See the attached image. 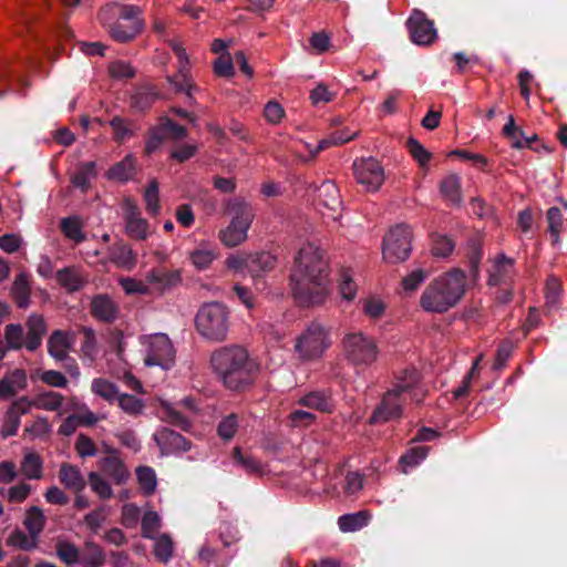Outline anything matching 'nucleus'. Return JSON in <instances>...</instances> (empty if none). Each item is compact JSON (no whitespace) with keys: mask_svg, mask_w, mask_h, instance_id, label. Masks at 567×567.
<instances>
[{"mask_svg":"<svg viewBox=\"0 0 567 567\" xmlns=\"http://www.w3.org/2000/svg\"><path fill=\"white\" fill-rule=\"evenodd\" d=\"M329 266L326 252L313 244L302 246L290 276L293 298L302 307L323 303L328 296Z\"/></svg>","mask_w":567,"mask_h":567,"instance_id":"obj_1","label":"nucleus"},{"mask_svg":"<svg viewBox=\"0 0 567 567\" xmlns=\"http://www.w3.org/2000/svg\"><path fill=\"white\" fill-rule=\"evenodd\" d=\"M210 364L223 385L234 392L250 389L259 372V364L240 346H225L215 350Z\"/></svg>","mask_w":567,"mask_h":567,"instance_id":"obj_2","label":"nucleus"},{"mask_svg":"<svg viewBox=\"0 0 567 567\" xmlns=\"http://www.w3.org/2000/svg\"><path fill=\"white\" fill-rule=\"evenodd\" d=\"M466 291V274L453 268L433 279L420 297L421 308L429 313H445L454 308Z\"/></svg>","mask_w":567,"mask_h":567,"instance_id":"obj_3","label":"nucleus"},{"mask_svg":"<svg viewBox=\"0 0 567 567\" xmlns=\"http://www.w3.org/2000/svg\"><path fill=\"white\" fill-rule=\"evenodd\" d=\"M195 324L198 333L205 339L224 341L229 329V311L221 302H206L197 311Z\"/></svg>","mask_w":567,"mask_h":567,"instance_id":"obj_4","label":"nucleus"},{"mask_svg":"<svg viewBox=\"0 0 567 567\" xmlns=\"http://www.w3.org/2000/svg\"><path fill=\"white\" fill-rule=\"evenodd\" d=\"M405 373L406 378L383 395L380 404L375 408L370 417V424L385 423L401 417V395L403 392H406L417 381L416 371L413 370L411 372Z\"/></svg>","mask_w":567,"mask_h":567,"instance_id":"obj_5","label":"nucleus"},{"mask_svg":"<svg viewBox=\"0 0 567 567\" xmlns=\"http://www.w3.org/2000/svg\"><path fill=\"white\" fill-rule=\"evenodd\" d=\"M346 359L357 369H365L377 361L379 347L375 340L363 332H351L343 338Z\"/></svg>","mask_w":567,"mask_h":567,"instance_id":"obj_6","label":"nucleus"},{"mask_svg":"<svg viewBox=\"0 0 567 567\" xmlns=\"http://www.w3.org/2000/svg\"><path fill=\"white\" fill-rule=\"evenodd\" d=\"M330 344L329 331L321 323L313 321L297 338L295 350L301 360L310 361L321 358Z\"/></svg>","mask_w":567,"mask_h":567,"instance_id":"obj_7","label":"nucleus"},{"mask_svg":"<svg viewBox=\"0 0 567 567\" xmlns=\"http://www.w3.org/2000/svg\"><path fill=\"white\" fill-rule=\"evenodd\" d=\"M412 250V230L405 224H399L390 229L383 238V258L396 264L409 258Z\"/></svg>","mask_w":567,"mask_h":567,"instance_id":"obj_8","label":"nucleus"},{"mask_svg":"<svg viewBox=\"0 0 567 567\" xmlns=\"http://www.w3.org/2000/svg\"><path fill=\"white\" fill-rule=\"evenodd\" d=\"M141 9L136 6L124 4L120 7L118 19L109 25V33L117 42L132 41L143 29L140 18Z\"/></svg>","mask_w":567,"mask_h":567,"instance_id":"obj_9","label":"nucleus"},{"mask_svg":"<svg viewBox=\"0 0 567 567\" xmlns=\"http://www.w3.org/2000/svg\"><path fill=\"white\" fill-rule=\"evenodd\" d=\"M175 360V350L168 337L164 333L152 336L148 341L144 363L147 367L158 365L168 370Z\"/></svg>","mask_w":567,"mask_h":567,"instance_id":"obj_10","label":"nucleus"},{"mask_svg":"<svg viewBox=\"0 0 567 567\" xmlns=\"http://www.w3.org/2000/svg\"><path fill=\"white\" fill-rule=\"evenodd\" d=\"M405 25L409 30L411 41L416 45H431L437 38L434 22L419 9L413 10Z\"/></svg>","mask_w":567,"mask_h":567,"instance_id":"obj_11","label":"nucleus"},{"mask_svg":"<svg viewBox=\"0 0 567 567\" xmlns=\"http://www.w3.org/2000/svg\"><path fill=\"white\" fill-rule=\"evenodd\" d=\"M357 182L368 192H377L384 181L382 165L375 158H362L353 163Z\"/></svg>","mask_w":567,"mask_h":567,"instance_id":"obj_12","label":"nucleus"},{"mask_svg":"<svg viewBox=\"0 0 567 567\" xmlns=\"http://www.w3.org/2000/svg\"><path fill=\"white\" fill-rule=\"evenodd\" d=\"M110 455L99 461V468L115 485H123L130 477V472L124 462L117 456L116 450H111Z\"/></svg>","mask_w":567,"mask_h":567,"instance_id":"obj_13","label":"nucleus"},{"mask_svg":"<svg viewBox=\"0 0 567 567\" xmlns=\"http://www.w3.org/2000/svg\"><path fill=\"white\" fill-rule=\"evenodd\" d=\"M90 312L101 322L113 323L118 318L120 307L109 295L99 293L91 300Z\"/></svg>","mask_w":567,"mask_h":567,"instance_id":"obj_14","label":"nucleus"},{"mask_svg":"<svg viewBox=\"0 0 567 567\" xmlns=\"http://www.w3.org/2000/svg\"><path fill=\"white\" fill-rule=\"evenodd\" d=\"M154 440L162 451L167 453L187 452L192 446L190 441L168 427L157 431L154 434Z\"/></svg>","mask_w":567,"mask_h":567,"instance_id":"obj_15","label":"nucleus"},{"mask_svg":"<svg viewBox=\"0 0 567 567\" xmlns=\"http://www.w3.org/2000/svg\"><path fill=\"white\" fill-rule=\"evenodd\" d=\"M146 281L154 285L155 290L163 295L177 287L182 282V276L179 270L154 268L147 272Z\"/></svg>","mask_w":567,"mask_h":567,"instance_id":"obj_16","label":"nucleus"},{"mask_svg":"<svg viewBox=\"0 0 567 567\" xmlns=\"http://www.w3.org/2000/svg\"><path fill=\"white\" fill-rule=\"evenodd\" d=\"M226 212L231 216V223L247 229H249L255 217V210L251 204L243 198L229 199L226 204Z\"/></svg>","mask_w":567,"mask_h":567,"instance_id":"obj_17","label":"nucleus"},{"mask_svg":"<svg viewBox=\"0 0 567 567\" xmlns=\"http://www.w3.org/2000/svg\"><path fill=\"white\" fill-rule=\"evenodd\" d=\"M28 332L24 340L25 348L33 352L42 344V338L47 333V323L43 316L32 313L25 322Z\"/></svg>","mask_w":567,"mask_h":567,"instance_id":"obj_18","label":"nucleus"},{"mask_svg":"<svg viewBox=\"0 0 567 567\" xmlns=\"http://www.w3.org/2000/svg\"><path fill=\"white\" fill-rule=\"evenodd\" d=\"M483 238L476 234L471 236L466 241V261L468 265L470 276L473 281L480 278V265L483 259Z\"/></svg>","mask_w":567,"mask_h":567,"instance_id":"obj_19","label":"nucleus"},{"mask_svg":"<svg viewBox=\"0 0 567 567\" xmlns=\"http://www.w3.org/2000/svg\"><path fill=\"white\" fill-rule=\"evenodd\" d=\"M107 251L110 261L116 267L131 270L136 266V255L124 241L120 240L114 243L109 247Z\"/></svg>","mask_w":567,"mask_h":567,"instance_id":"obj_20","label":"nucleus"},{"mask_svg":"<svg viewBox=\"0 0 567 567\" xmlns=\"http://www.w3.org/2000/svg\"><path fill=\"white\" fill-rule=\"evenodd\" d=\"M515 260L504 252L498 254L488 274L487 285L495 287L511 278Z\"/></svg>","mask_w":567,"mask_h":567,"instance_id":"obj_21","label":"nucleus"},{"mask_svg":"<svg viewBox=\"0 0 567 567\" xmlns=\"http://www.w3.org/2000/svg\"><path fill=\"white\" fill-rule=\"evenodd\" d=\"M158 99V92L152 85L138 86L131 95V107L137 112H144L152 107Z\"/></svg>","mask_w":567,"mask_h":567,"instance_id":"obj_22","label":"nucleus"},{"mask_svg":"<svg viewBox=\"0 0 567 567\" xmlns=\"http://www.w3.org/2000/svg\"><path fill=\"white\" fill-rule=\"evenodd\" d=\"M59 477L68 488L79 494L85 487V481L80 470L71 464L63 463L60 467Z\"/></svg>","mask_w":567,"mask_h":567,"instance_id":"obj_23","label":"nucleus"},{"mask_svg":"<svg viewBox=\"0 0 567 567\" xmlns=\"http://www.w3.org/2000/svg\"><path fill=\"white\" fill-rule=\"evenodd\" d=\"M298 403L323 413H331L334 406L331 395L323 391L309 392Z\"/></svg>","mask_w":567,"mask_h":567,"instance_id":"obj_24","label":"nucleus"},{"mask_svg":"<svg viewBox=\"0 0 567 567\" xmlns=\"http://www.w3.org/2000/svg\"><path fill=\"white\" fill-rule=\"evenodd\" d=\"M56 281L69 292H75L83 288L86 280L74 267H65L56 271Z\"/></svg>","mask_w":567,"mask_h":567,"instance_id":"obj_25","label":"nucleus"},{"mask_svg":"<svg viewBox=\"0 0 567 567\" xmlns=\"http://www.w3.org/2000/svg\"><path fill=\"white\" fill-rule=\"evenodd\" d=\"M80 564L85 567H102L105 564L103 548L92 540H86L80 555Z\"/></svg>","mask_w":567,"mask_h":567,"instance_id":"obj_26","label":"nucleus"},{"mask_svg":"<svg viewBox=\"0 0 567 567\" xmlns=\"http://www.w3.org/2000/svg\"><path fill=\"white\" fill-rule=\"evenodd\" d=\"M135 174V158L132 155H126L122 161L114 164L107 171V178L118 182H127L133 178Z\"/></svg>","mask_w":567,"mask_h":567,"instance_id":"obj_27","label":"nucleus"},{"mask_svg":"<svg viewBox=\"0 0 567 567\" xmlns=\"http://www.w3.org/2000/svg\"><path fill=\"white\" fill-rule=\"evenodd\" d=\"M60 228L63 235L75 244H81L86 239V235L83 233V224L79 216L62 218Z\"/></svg>","mask_w":567,"mask_h":567,"instance_id":"obj_28","label":"nucleus"},{"mask_svg":"<svg viewBox=\"0 0 567 567\" xmlns=\"http://www.w3.org/2000/svg\"><path fill=\"white\" fill-rule=\"evenodd\" d=\"M96 176V163L93 161L81 163L76 172L71 177L74 187L80 188L83 193L90 187V179Z\"/></svg>","mask_w":567,"mask_h":567,"instance_id":"obj_29","label":"nucleus"},{"mask_svg":"<svg viewBox=\"0 0 567 567\" xmlns=\"http://www.w3.org/2000/svg\"><path fill=\"white\" fill-rule=\"evenodd\" d=\"M11 295L18 308L25 309L30 303V286L25 274H19L11 288Z\"/></svg>","mask_w":567,"mask_h":567,"instance_id":"obj_30","label":"nucleus"},{"mask_svg":"<svg viewBox=\"0 0 567 567\" xmlns=\"http://www.w3.org/2000/svg\"><path fill=\"white\" fill-rule=\"evenodd\" d=\"M442 196L454 206H460L462 203L461 182L457 175H449L440 186Z\"/></svg>","mask_w":567,"mask_h":567,"instance_id":"obj_31","label":"nucleus"},{"mask_svg":"<svg viewBox=\"0 0 567 567\" xmlns=\"http://www.w3.org/2000/svg\"><path fill=\"white\" fill-rule=\"evenodd\" d=\"M69 347L68 336L61 330L53 331L48 340V352L58 361L68 358L66 349Z\"/></svg>","mask_w":567,"mask_h":567,"instance_id":"obj_32","label":"nucleus"},{"mask_svg":"<svg viewBox=\"0 0 567 567\" xmlns=\"http://www.w3.org/2000/svg\"><path fill=\"white\" fill-rule=\"evenodd\" d=\"M369 519L370 514L367 511H360L340 516L338 519V525L340 530L343 533L355 532L367 526Z\"/></svg>","mask_w":567,"mask_h":567,"instance_id":"obj_33","label":"nucleus"},{"mask_svg":"<svg viewBox=\"0 0 567 567\" xmlns=\"http://www.w3.org/2000/svg\"><path fill=\"white\" fill-rule=\"evenodd\" d=\"M319 199L324 207L336 212L340 205V194L337 185L330 181L323 182L319 189Z\"/></svg>","mask_w":567,"mask_h":567,"instance_id":"obj_34","label":"nucleus"},{"mask_svg":"<svg viewBox=\"0 0 567 567\" xmlns=\"http://www.w3.org/2000/svg\"><path fill=\"white\" fill-rule=\"evenodd\" d=\"M64 396L54 391L39 392L33 398V405L45 411H58L63 404Z\"/></svg>","mask_w":567,"mask_h":567,"instance_id":"obj_35","label":"nucleus"},{"mask_svg":"<svg viewBox=\"0 0 567 567\" xmlns=\"http://www.w3.org/2000/svg\"><path fill=\"white\" fill-rule=\"evenodd\" d=\"M276 257L270 252L261 251L248 255V271L255 276L258 271H267L275 267Z\"/></svg>","mask_w":567,"mask_h":567,"instance_id":"obj_36","label":"nucleus"},{"mask_svg":"<svg viewBox=\"0 0 567 567\" xmlns=\"http://www.w3.org/2000/svg\"><path fill=\"white\" fill-rule=\"evenodd\" d=\"M42 458L34 452L24 455L21 462V472L29 480H39L42 476Z\"/></svg>","mask_w":567,"mask_h":567,"instance_id":"obj_37","label":"nucleus"},{"mask_svg":"<svg viewBox=\"0 0 567 567\" xmlns=\"http://www.w3.org/2000/svg\"><path fill=\"white\" fill-rule=\"evenodd\" d=\"M247 228L230 221L228 227L220 231L219 238L227 247H235L247 238Z\"/></svg>","mask_w":567,"mask_h":567,"instance_id":"obj_38","label":"nucleus"},{"mask_svg":"<svg viewBox=\"0 0 567 567\" xmlns=\"http://www.w3.org/2000/svg\"><path fill=\"white\" fill-rule=\"evenodd\" d=\"M91 389L92 392L109 402L117 401L121 394L116 384L102 378L94 379Z\"/></svg>","mask_w":567,"mask_h":567,"instance_id":"obj_39","label":"nucleus"},{"mask_svg":"<svg viewBox=\"0 0 567 567\" xmlns=\"http://www.w3.org/2000/svg\"><path fill=\"white\" fill-rule=\"evenodd\" d=\"M238 427L239 415L236 413H230L219 421L217 425V434L223 441L229 442L235 437Z\"/></svg>","mask_w":567,"mask_h":567,"instance_id":"obj_40","label":"nucleus"},{"mask_svg":"<svg viewBox=\"0 0 567 567\" xmlns=\"http://www.w3.org/2000/svg\"><path fill=\"white\" fill-rule=\"evenodd\" d=\"M136 476L143 494L146 496L154 494L157 485L155 471L150 466H138Z\"/></svg>","mask_w":567,"mask_h":567,"instance_id":"obj_41","label":"nucleus"},{"mask_svg":"<svg viewBox=\"0 0 567 567\" xmlns=\"http://www.w3.org/2000/svg\"><path fill=\"white\" fill-rule=\"evenodd\" d=\"M7 545L19 548L21 550L30 551L38 547V538H33L30 534L27 535L19 528H16L7 538Z\"/></svg>","mask_w":567,"mask_h":567,"instance_id":"obj_42","label":"nucleus"},{"mask_svg":"<svg viewBox=\"0 0 567 567\" xmlns=\"http://www.w3.org/2000/svg\"><path fill=\"white\" fill-rule=\"evenodd\" d=\"M45 523V518L43 515V512L37 507L32 506L27 514V517L24 519V526L28 529L29 534L33 538H39V535L43 530Z\"/></svg>","mask_w":567,"mask_h":567,"instance_id":"obj_43","label":"nucleus"},{"mask_svg":"<svg viewBox=\"0 0 567 567\" xmlns=\"http://www.w3.org/2000/svg\"><path fill=\"white\" fill-rule=\"evenodd\" d=\"M56 556L68 566L80 564L81 551L71 542L60 540L56 543Z\"/></svg>","mask_w":567,"mask_h":567,"instance_id":"obj_44","label":"nucleus"},{"mask_svg":"<svg viewBox=\"0 0 567 567\" xmlns=\"http://www.w3.org/2000/svg\"><path fill=\"white\" fill-rule=\"evenodd\" d=\"M217 252L210 247H198L189 255L192 264L198 269H207L216 259Z\"/></svg>","mask_w":567,"mask_h":567,"instance_id":"obj_45","label":"nucleus"},{"mask_svg":"<svg viewBox=\"0 0 567 567\" xmlns=\"http://www.w3.org/2000/svg\"><path fill=\"white\" fill-rule=\"evenodd\" d=\"M37 378L53 388L64 389L69 384L66 377L62 372L55 370H35V372L31 374V379L35 380Z\"/></svg>","mask_w":567,"mask_h":567,"instance_id":"obj_46","label":"nucleus"},{"mask_svg":"<svg viewBox=\"0 0 567 567\" xmlns=\"http://www.w3.org/2000/svg\"><path fill=\"white\" fill-rule=\"evenodd\" d=\"M8 349L20 350L24 346V331L21 324L10 323L4 329Z\"/></svg>","mask_w":567,"mask_h":567,"instance_id":"obj_47","label":"nucleus"},{"mask_svg":"<svg viewBox=\"0 0 567 567\" xmlns=\"http://www.w3.org/2000/svg\"><path fill=\"white\" fill-rule=\"evenodd\" d=\"M174 545L169 535L162 534L158 538H156L154 545V555L155 557L166 564L171 560L173 556Z\"/></svg>","mask_w":567,"mask_h":567,"instance_id":"obj_48","label":"nucleus"},{"mask_svg":"<svg viewBox=\"0 0 567 567\" xmlns=\"http://www.w3.org/2000/svg\"><path fill=\"white\" fill-rule=\"evenodd\" d=\"M233 457L237 465L243 467L247 473L259 474L261 473V463L250 455H245L241 449L236 446L233 451Z\"/></svg>","mask_w":567,"mask_h":567,"instance_id":"obj_49","label":"nucleus"},{"mask_svg":"<svg viewBox=\"0 0 567 567\" xmlns=\"http://www.w3.org/2000/svg\"><path fill=\"white\" fill-rule=\"evenodd\" d=\"M125 231L133 239L145 240L148 236V221L142 217L126 220Z\"/></svg>","mask_w":567,"mask_h":567,"instance_id":"obj_50","label":"nucleus"},{"mask_svg":"<svg viewBox=\"0 0 567 567\" xmlns=\"http://www.w3.org/2000/svg\"><path fill=\"white\" fill-rule=\"evenodd\" d=\"M162 417L168 423L181 427L186 431L190 426L189 421L185 415L178 412L172 404L162 403Z\"/></svg>","mask_w":567,"mask_h":567,"instance_id":"obj_51","label":"nucleus"},{"mask_svg":"<svg viewBox=\"0 0 567 567\" xmlns=\"http://www.w3.org/2000/svg\"><path fill=\"white\" fill-rule=\"evenodd\" d=\"M547 221H548V230L553 238V244L559 243V235L563 229V214L560 208L550 207L547 210Z\"/></svg>","mask_w":567,"mask_h":567,"instance_id":"obj_52","label":"nucleus"},{"mask_svg":"<svg viewBox=\"0 0 567 567\" xmlns=\"http://www.w3.org/2000/svg\"><path fill=\"white\" fill-rule=\"evenodd\" d=\"M159 122L164 133L167 135V138H171L173 141H182L187 137V128L185 126L177 124L172 118L163 116L161 117Z\"/></svg>","mask_w":567,"mask_h":567,"instance_id":"obj_53","label":"nucleus"},{"mask_svg":"<svg viewBox=\"0 0 567 567\" xmlns=\"http://www.w3.org/2000/svg\"><path fill=\"white\" fill-rule=\"evenodd\" d=\"M142 536L148 539H155V532L161 526V518L156 512L147 511L142 517Z\"/></svg>","mask_w":567,"mask_h":567,"instance_id":"obj_54","label":"nucleus"},{"mask_svg":"<svg viewBox=\"0 0 567 567\" xmlns=\"http://www.w3.org/2000/svg\"><path fill=\"white\" fill-rule=\"evenodd\" d=\"M406 148L411 156L419 163L420 166L424 167L431 159V153L424 148V146L414 137H409L406 141Z\"/></svg>","mask_w":567,"mask_h":567,"instance_id":"obj_55","label":"nucleus"},{"mask_svg":"<svg viewBox=\"0 0 567 567\" xmlns=\"http://www.w3.org/2000/svg\"><path fill=\"white\" fill-rule=\"evenodd\" d=\"M120 408L127 414L137 415L141 414L144 409V403L141 399L135 395L121 393L117 399Z\"/></svg>","mask_w":567,"mask_h":567,"instance_id":"obj_56","label":"nucleus"},{"mask_svg":"<svg viewBox=\"0 0 567 567\" xmlns=\"http://www.w3.org/2000/svg\"><path fill=\"white\" fill-rule=\"evenodd\" d=\"M89 483L94 493L101 498L109 499L113 496L111 485L96 472L89 473Z\"/></svg>","mask_w":567,"mask_h":567,"instance_id":"obj_57","label":"nucleus"},{"mask_svg":"<svg viewBox=\"0 0 567 567\" xmlns=\"http://www.w3.org/2000/svg\"><path fill=\"white\" fill-rule=\"evenodd\" d=\"M185 65H181L179 72L177 75L168 78V81L174 86L176 92H185L189 100L192 97V90L196 89V86L190 82L189 78L185 72Z\"/></svg>","mask_w":567,"mask_h":567,"instance_id":"obj_58","label":"nucleus"},{"mask_svg":"<svg viewBox=\"0 0 567 567\" xmlns=\"http://www.w3.org/2000/svg\"><path fill=\"white\" fill-rule=\"evenodd\" d=\"M144 200L146 204V210L151 215H156L159 212L158 183L156 179L151 181L146 187Z\"/></svg>","mask_w":567,"mask_h":567,"instance_id":"obj_59","label":"nucleus"},{"mask_svg":"<svg viewBox=\"0 0 567 567\" xmlns=\"http://www.w3.org/2000/svg\"><path fill=\"white\" fill-rule=\"evenodd\" d=\"M130 124L131 122L117 115L110 121V125L114 131V140L116 142L122 143L133 135Z\"/></svg>","mask_w":567,"mask_h":567,"instance_id":"obj_60","label":"nucleus"},{"mask_svg":"<svg viewBox=\"0 0 567 567\" xmlns=\"http://www.w3.org/2000/svg\"><path fill=\"white\" fill-rule=\"evenodd\" d=\"M166 138L167 135L164 133L161 123L157 126L152 127L147 134L145 153L147 155L154 153Z\"/></svg>","mask_w":567,"mask_h":567,"instance_id":"obj_61","label":"nucleus"},{"mask_svg":"<svg viewBox=\"0 0 567 567\" xmlns=\"http://www.w3.org/2000/svg\"><path fill=\"white\" fill-rule=\"evenodd\" d=\"M454 248V241L446 236L440 235L433 239L432 254L435 257L445 258L452 254Z\"/></svg>","mask_w":567,"mask_h":567,"instance_id":"obj_62","label":"nucleus"},{"mask_svg":"<svg viewBox=\"0 0 567 567\" xmlns=\"http://www.w3.org/2000/svg\"><path fill=\"white\" fill-rule=\"evenodd\" d=\"M109 73L113 79H132L135 75L134 68L122 60L114 61L109 65Z\"/></svg>","mask_w":567,"mask_h":567,"instance_id":"obj_63","label":"nucleus"},{"mask_svg":"<svg viewBox=\"0 0 567 567\" xmlns=\"http://www.w3.org/2000/svg\"><path fill=\"white\" fill-rule=\"evenodd\" d=\"M214 72L217 76L230 78L234 75V62L228 52L220 54L214 62Z\"/></svg>","mask_w":567,"mask_h":567,"instance_id":"obj_64","label":"nucleus"}]
</instances>
